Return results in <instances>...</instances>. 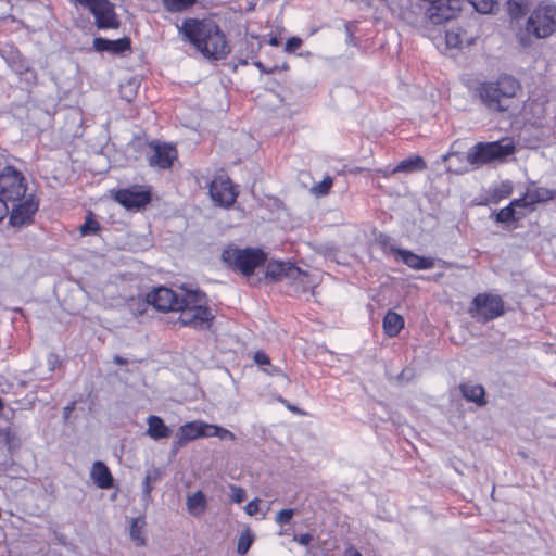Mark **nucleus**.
I'll list each match as a JSON object with an SVG mask.
<instances>
[{"mask_svg": "<svg viewBox=\"0 0 556 556\" xmlns=\"http://www.w3.org/2000/svg\"><path fill=\"white\" fill-rule=\"evenodd\" d=\"M269 45L276 47L279 45V41L276 37H271L269 40Z\"/></svg>", "mask_w": 556, "mask_h": 556, "instance_id": "de8ad7c7", "label": "nucleus"}, {"mask_svg": "<svg viewBox=\"0 0 556 556\" xmlns=\"http://www.w3.org/2000/svg\"><path fill=\"white\" fill-rule=\"evenodd\" d=\"M161 478V472L159 468H153L148 470L142 483V496L144 500H148L151 495V491L153 489L152 483L156 482Z\"/></svg>", "mask_w": 556, "mask_h": 556, "instance_id": "c85d7f7f", "label": "nucleus"}, {"mask_svg": "<svg viewBox=\"0 0 556 556\" xmlns=\"http://www.w3.org/2000/svg\"><path fill=\"white\" fill-rule=\"evenodd\" d=\"M404 327V318L392 311H389L383 318V330L387 336L395 337Z\"/></svg>", "mask_w": 556, "mask_h": 556, "instance_id": "393cba45", "label": "nucleus"}, {"mask_svg": "<svg viewBox=\"0 0 556 556\" xmlns=\"http://www.w3.org/2000/svg\"><path fill=\"white\" fill-rule=\"evenodd\" d=\"M294 515V510L291 508L281 509L275 516V522L279 526H283L290 522Z\"/></svg>", "mask_w": 556, "mask_h": 556, "instance_id": "4c0bfd02", "label": "nucleus"}, {"mask_svg": "<svg viewBox=\"0 0 556 556\" xmlns=\"http://www.w3.org/2000/svg\"><path fill=\"white\" fill-rule=\"evenodd\" d=\"M99 228V223L91 215H88L79 229L83 236H88L96 233Z\"/></svg>", "mask_w": 556, "mask_h": 556, "instance_id": "c9c22d12", "label": "nucleus"}, {"mask_svg": "<svg viewBox=\"0 0 556 556\" xmlns=\"http://www.w3.org/2000/svg\"><path fill=\"white\" fill-rule=\"evenodd\" d=\"M90 478L100 489L106 490L113 485V477L111 471L103 462L97 460L92 464Z\"/></svg>", "mask_w": 556, "mask_h": 556, "instance_id": "aec40b11", "label": "nucleus"}, {"mask_svg": "<svg viewBox=\"0 0 556 556\" xmlns=\"http://www.w3.org/2000/svg\"><path fill=\"white\" fill-rule=\"evenodd\" d=\"M443 160L447 162V170L456 174L467 172L470 163H467V154L450 153L443 155Z\"/></svg>", "mask_w": 556, "mask_h": 556, "instance_id": "a878e982", "label": "nucleus"}, {"mask_svg": "<svg viewBox=\"0 0 556 556\" xmlns=\"http://www.w3.org/2000/svg\"><path fill=\"white\" fill-rule=\"evenodd\" d=\"M151 154L149 155V164L152 167H159L161 169H167L173 165V162L177 159V150L170 143H162L159 141H152L149 144Z\"/></svg>", "mask_w": 556, "mask_h": 556, "instance_id": "9d476101", "label": "nucleus"}, {"mask_svg": "<svg viewBox=\"0 0 556 556\" xmlns=\"http://www.w3.org/2000/svg\"><path fill=\"white\" fill-rule=\"evenodd\" d=\"M130 39L128 37H123L116 40H110L102 37H97L93 39V48L98 52H109L111 54H123L126 51L130 50Z\"/></svg>", "mask_w": 556, "mask_h": 556, "instance_id": "a211bd4d", "label": "nucleus"}, {"mask_svg": "<svg viewBox=\"0 0 556 556\" xmlns=\"http://www.w3.org/2000/svg\"><path fill=\"white\" fill-rule=\"evenodd\" d=\"M212 437L219 438L220 440H230V441H233L236 439L235 434L231 431H229L228 429L223 428L217 425L210 424L208 438H212Z\"/></svg>", "mask_w": 556, "mask_h": 556, "instance_id": "72a5a7b5", "label": "nucleus"}, {"mask_svg": "<svg viewBox=\"0 0 556 556\" xmlns=\"http://www.w3.org/2000/svg\"><path fill=\"white\" fill-rule=\"evenodd\" d=\"M9 212L7 202L0 198V222L5 217Z\"/></svg>", "mask_w": 556, "mask_h": 556, "instance_id": "37998d69", "label": "nucleus"}, {"mask_svg": "<svg viewBox=\"0 0 556 556\" xmlns=\"http://www.w3.org/2000/svg\"><path fill=\"white\" fill-rule=\"evenodd\" d=\"M210 506L208 497L202 490L188 492L186 495V510L193 518H201Z\"/></svg>", "mask_w": 556, "mask_h": 556, "instance_id": "f3484780", "label": "nucleus"}, {"mask_svg": "<svg viewBox=\"0 0 556 556\" xmlns=\"http://www.w3.org/2000/svg\"><path fill=\"white\" fill-rule=\"evenodd\" d=\"M147 426L146 434L155 441L168 439L172 434V429L159 416L150 415L147 418Z\"/></svg>", "mask_w": 556, "mask_h": 556, "instance_id": "412c9836", "label": "nucleus"}, {"mask_svg": "<svg viewBox=\"0 0 556 556\" xmlns=\"http://www.w3.org/2000/svg\"><path fill=\"white\" fill-rule=\"evenodd\" d=\"M210 195L216 204L224 207L232 205L237 198L230 179L224 177H216L211 181Z\"/></svg>", "mask_w": 556, "mask_h": 556, "instance_id": "9b49d317", "label": "nucleus"}, {"mask_svg": "<svg viewBox=\"0 0 556 556\" xmlns=\"http://www.w3.org/2000/svg\"><path fill=\"white\" fill-rule=\"evenodd\" d=\"M229 490H230V500L233 503L239 504V503H242L247 498V492L243 488L236 485V484H230Z\"/></svg>", "mask_w": 556, "mask_h": 556, "instance_id": "e433bc0d", "label": "nucleus"}, {"mask_svg": "<svg viewBox=\"0 0 556 556\" xmlns=\"http://www.w3.org/2000/svg\"><path fill=\"white\" fill-rule=\"evenodd\" d=\"M470 314L482 321L495 319L504 314V302L498 295L480 293L472 301Z\"/></svg>", "mask_w": 556, "mask_h": 556, "instance_id": "1a4fd4ad", "label": "nucleus"}, {"mask_svg": "<svg viewBox=\"0 0 556 556\" xmlns=\"http://www.w3.org/2000/svg\"><path fill=\"white\" fill-rule=\"evenodd\" d=\"M426 163L420 156H412L401 161L395 167L389 172H384L383 175L387 177L396 173H415L426 169Z\"/></svg>", "mask_w": 556, "mask_h": 556, "instance_id": "5701e85b", "label": "nucleus"}, {"mask_svg": "<svg viewBox=\"0 0 556 556\" xmlns=\"http://www.w3.org/2000/svg\"><path fill=\"white\" fill-rule=\"evenodd\" d=\"M210 424L202 420L188 421L178 428L175 445L184 446L199 438H208Z\"/></svg>", "mask_w": 556, "mask_h": 556, "instance_id": "f8f14e48", "label": "nucleus"}, {"mask_svg": "<svg viewBox=\"0 0 556 556\" xmlns=\"http://www.w3.org/2000/svg\"><path fill=\"white\" fill-rule=\"evenodd\" d=\"M147 302L159 311L179 313L180 324L194 329L208 328L214 318L212 311L207 307L206 295L199 290L181 289L175 292L160 287L148 293Z\"/></svg>", "mask_w": 556, "mask_h": 556, "instance_id": "f257e3e1", "label": "nucleus"}, {"mask_svg": "<svg viewBox=\"0 0 556 556\" xmlns=\"http://www.w3.org/2000/svg\"><path fill=\"white\" fill-rule=\"evenodd\" d=\"M114 363L117 365H125V364H127V359L116 355V356H114Z\"/></svg>", "mask_w": 556, "mask_h": 556, "instance_id": "49530a36", "label": "nucleus"}, {"mask_svg": "<svg viewBox=\"0 0 556 556\" xmlns=\"http://www.w3.org/2000/svg\"><path fill=\"white\" fill-rule=\"evenodd\" d=\"M144 526V519L141 517L134 518L130 525V538L137 546L146 544L144 536L142 534V528Z\"/></svg>", "mask_w": 556, "mask_h": 556, "instance_id": "cd10ccee", "label": "nucleus"}, {"mask_svg": "<svg viewBox=\"0 0 556 556\" xmlns=\"http://www.w3.org/2000/svg\"><path fill=\"white\" fill-rule=\"evenodd\" d=\"M267 275L275 279H281L285 277L294 281H299L303 287H306L308 283L307 274L289 263L280 262L268 265Z\"/></svg>", "mask_w": 556, "mask_h": 556, "instance_id": "4468645a", "label": "nucleus"}, {"mask_svg": "<svg viewBox=\"0 0 556 556\" xmlns=\"http://www.w3.org/2000/svg\"><path fill=\"white\" fill-rule=\"evenodd\" d=\"M255 66L258 67L261 71L265 72V68L263 67V64L261 62H256Z\"/></svg>", "mask_w": 556, "mask_h": 556, "instance_id": "09e8293b", "label": "nucleus"}, {"mask_svg": "<svg viewBox=\"0 0 556 556\" xmlns=\"http://www.w3.org/2000/svg\"><path fill=\"white\" fill-rule=\"evenodd\" d=\"M286 534H288V532L285 529H280V531L278 532V535H286Z\"/></svg>", "mask_w": 556, "mask_h": 556, "instance_id": "8fccbe9b", "label": "nucleus"}, {"mask_svg": "<svg viewBox=\"0 0 556 556\" xmlns=\"http://www.w3.org/2000/svg\"><path fill=\"white\" fill-rule=\"evenodd\" d=\"M222 260L244 276H250L256 267L264 264L265 254L258 249L227 248L222 253Z\"/></svg>", "mask_w": 556, "mask_h": 556, "instance_id": "423d86ee", "label": "nucleus"}, {"mask_svg": "<svg viewBox=\"0 0 556 556\" xmlns=\"http://www.w3.org/2000/svg\"><path fill=\"white\" fill-rule=\"evenodd\" d=\"M76 8L87 9L94 17L99 29H117L121 22L115 7L109 0H73Z\"/></svg>", "mask_w": 556, "mask_h": 556, "instance_id": "0eeeda50", "label": "nucleus"}, {"mask_svg": "<svg viewBox=\"0 0 556 556\" xmlns=\"http://www.w3.org/2000/svg\"><path fill=\"white\" fill-rule=\"evenodd\" d=\"M74 408H75V403H71V404H68L67 406L64 407L63 418H64L65 421L68 420L72 412L74 410Z\"/></svg>", "mask_w": 556, "mask_h": 556, "instance_id": "c03bdc74", "label": "nucleus"}, {"mask_svg": "<svg viewBox=\"0 0 556 556\" xmlns=\"http://www.w3.org/2000/svg\"><path fill=\"white\" fill-rule=\"evenodd\" d=\"M258 503H260V500L258 498H254L252 500L251 502H249L245 506H244V511L249 515V516H254L258 513Z\"/></svg>", "mask_w": 556, "mask_h": 556, "instance_id": "a19ab883", "label": "nucleus"}, {"mask_svg": "<svg viewBox=\"0 0 556 556\" xmlns=\"http://www.w3.org/2000/svg\"><path fill=\"white\" fill-rule=\"evenodd\" d=\"M460 392L467 401L473 402L479 406L485 405V392L481 384L463 383L460 384Z\"/></svg>", "mask_w": 556, "mask_h": 556, "instance_id": "b1692460", "label": "nucleus"}, {"mask_svg": "<svg viewBox=\"0 0 556 556\" xmlns=\"http://www.w3.org/2000/svg\"><path fill=\"white\" fill-rule=\"evenodd\" d=\"M115 199L119 204L127 208H139L148 204L151 197L147 191L122 189L116 192Z\"/></svg>", "mask_w": 556, "mask_h": 556, "instance_id": "dca6fc26", "label": "nucleus"}, {"mask_svg": "<svg viewBox=\"0 0 556 556\" xmlns=\"http://www.w3.org/2000/svg\"><path fill=\"white\" fill-rule=\"evenodd\" d=\"M26 193L24 176L14 167L7 166L0 173V198L4 202L21 200Z\"/></svg>", "mask_w": 556, "mask_h": 556, "instance_id": "6e6552de", "label": "nucleus"}, {"mask_svg": "<svg viewBox=\"0 0 556 556\" xmlns=\"http://www.w3.org/2000/svg\"><path fill=\"white\" fill-rule=\"evenodd\" d=\"M400 260L413 269H430L433 267V260L430 257L419 256L410 251L396 250Z\"/></svg>", "mask_w": 556, "mask_h": 556, "instance_id": "4be33fe9", "label": "nucleus"}, {"mask_svg": "<svg viewBox=\"0 0 556 556\" xmlns=\"http://www.w3.org/2000/svg\"><path fill=\"white\" fill-rule=\"evenodd\" d=\"M331 186L332 179L330 177H326L318 185L313 187V191L317 195H325L329 192Z\"/></svg>", "mask_w": 556, "mask_h": 556, "instance_id": "58836bf2", "label": "nucleus"}, {"mask_svg": "<svg viewBox=\"0 0 556 556\" xmlns=\"http://www.w3.org/2000/svg\"><path fill=\"white\" fill-rule=\"evenodd\" d=\"M345 556H363V555L357 549H355L354 547H349L345 551Z\"/></svg>", "mask_w": 556, "mask_h": 556, "instance_id": "a18cd8bd", "label": "nucleus"}, {"mask_svg": "<svg viewBox=\"0 0 556 556\" xmlns=\"http://www.w3.org/2000/svg\"><path fill=\"white\" fill-rule=\"evenodd\" d=\"M522 206V204H515L514 201L510 202L509 205L500 210L496 214V222L498 223H509L516 219L515 217V207Z\"/></svg>", "mask_w": 556, "mask_h": 556, "instance_id": "473e14b6", "label": "nucleus"}, {"mask_svg": "<svg viewBox=\"0 0 556 556\" xmlns=\"http://www.w3.org/2000/svg\"><path fill=\"white\" fill-rule=\"evenodd\" d=\"M507 10L511 18H521L529 11V2L528 0H508Z\"/></svg>", "mask_w": 556, "mask_h": 556, "instance_id": "bb28decb", "label": "nucleus"}, {"mask_svg": "<svg viewBox=\"0 0 556 556\" xmlns=\"http://www.w3.org/2000/svg\"><path fill=\"white\" fill-rule=\"evenodd\" d=\"M555 195L556 191L533 186L528 188L523 198L514 200V203L522 204L523 207H527L535 203L545 202L549 199H553Z\"/></svg>", "mask_w": 556, "mask_h": 556, "instance_id": "6ab92c4d", "label": "nucleus"}, {"mask_svg": "<svg viewBox=\"0 0 556 556\" xmlns=\"http://www.w3.org/2000/svg\"><path fill=\"white\" fill-rule=\"evenodd\" d=\"M476 36L462 25H453L445 33V42L448 48H463L471 46Z\"/></svg>", "mask_w": 556, "mask_h": 556, "instance_id": "2eb2a0df", "label": "nucleus"}, {"mask_svg": "<svg viewBox=\"0 0 556 556\" xmlns=\"http://www.w3.org/2000/svg\"><path fill=\"white\" fill-rule=\"evenodd\" d=\"M302 45V40L298 37L289 38L285 46V51L288 53L294 52L296 49H299Z\"/></svg>", "mask_w": 556, "mask_h": 556, "instance_id": "ea45409f", "label": "nucleus"}, {"mask_svg": "<svg viewBox=\"0 0 556 556\" xmlns=\"http://www.w3.org/2000/svg\"><path fill=\"white\" fill-rule=\"evenodd\" d=\"M166 11L170 13L182 12L191 8L197 0H161Z\"/></svg>", "mask_w": 556, "mask_h": 556, "instance_id": "c756f323", "label": "nucleus"}, {"mask_svg": "<svg viewBox=\"0 0 556 556\" xmlns=\"http://www.w3.org/2000/svg\"><path fill=\"white\" fill-rule=\"evenodd\" d=\"M255 540V535L253 532L245 528L239 535L238 544H237V552L240 555H244L248 553L250 547L252 546L253 542Z\"/></svg>", "mask_w": 556, "mask_h": 556, "instance_id": "7c9ffc66", "label": "nucleus"}, {"mask_svg": "<svg viewBox=\"0 0 556 556\" xmlns=\"http://www.w3.org/2000/svg\"><path fill=\"white\" fill-rule=\"evenodd\" d=\"M313 538L308 533H303L300 535H294L293 541L298 542L300 545L307 546L312 542Z\"/></svg>", "mask_w": 556, "mask_h": 556, "instance_id": "79ce46f5", "label": "nucleus"}, {"mask_svg": "<svg viewBox=\"0 0 556 556\" xmlns=\"http://www.w3.org/2000/svg\"><path fill=\"white\" fill-rule=\"evenodd\" d=\"M254 362L260 366H268V368H264V371H266L268 375H278L280 372L278 367L270 365L268 355L262 351L255 353Z\"/></svg>", "mask_w": 556, "mask_h": 556, "instance_id": "2f4dec72", "label": "nucleus"}, {"mask_svg": "<svg viewBox=\"0 0 556 556\" xmlns=\"http://www.w3.org/2000/svg\"><path fill=\"white\" fill-rule=\"evenodd\" d=\"M520 90L518 80L511 76H501L495 81L481 83L476 88V94L490 111L504 112L510 106L513 99Z\"/></svg>", "mask_w": 556, "mask_h": 556, "instance_id": "7ed1b4c3", "label": "nucleus"}, {"mask_svg": "<svg viewBox=\"0 0 556 556\" xmlns=\"http://www.w3.org/2000/svg\"><path fill=\"white\" fill-rule=\"evenodd\" d=\"M526 33L538 39L556 33V4L547 0L539 2L527 18Z\"/></svg>", "mask_w": 556, "mask_h": 556, "instance_id": "20e7f679", "label": "nucleus"}, {"mask_svg": "<svg viewBox=\"0 0 556 556\" xmlns=\"http://www.w3.org/2000/svg\"><path fill=\"white\" fill-rule=\"evenodd\" d=\"M179 33L205 58L220 60L229 53L225 35L212 21L187 18Z\"/></svg>", "mask_w": 556, "mask_h": 556, "instance_id": "f03ea898", "label": "nucleus"}, {"mask_svg": "<svg viewBox=\"0 0 556 556\" xmlns=\"http://www.w3.org/2000/svg\"><path fill=\"white\" fill-rule=\"evenodd\" d=\"M38 210V202L33 195H29L18 204L14 205L10 215V223L12 226H24L33 220L35 213Z\"/></svg>", "mask_w": 556, "mask_h": 556, "instance_id": "ddd939ff", "label": "nucleus"}, {"mask_svg": "<svg viewBox=\"0 0 556 556\" xmlns=\"http://www.w3.org/2000/svg\"><path fill=\"white\" fill-rule=\"evenodd\" d=\"M472 7L482 14L492 13L497 5L495 0H469Z\"/></svg>", "mask_w": 556, "mask_h": 556, "instance_id": "f704fd0d", "label": "nucleus"}, {"mask_svg": "<svg viewBox=\"0 0 556 556\" xmlns=\"http://www.w3.org/2000/svg\"><path fill=\"white\" fill-rule=\"evenodd\" d=\"M514 151L515 144L508 138L492 142H479L467 152V163L478 167L493 161L504 160Z\"/></svg>", "mask_w": 556, "mask_h": 556, "instance_id": "39448f33", "label": "nucleus"}]
</instances>
